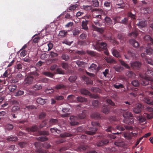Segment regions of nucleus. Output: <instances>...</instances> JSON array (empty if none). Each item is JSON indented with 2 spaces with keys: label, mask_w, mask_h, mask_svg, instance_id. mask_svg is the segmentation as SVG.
Returning a JSON list of instances; mask_svg holds the SVG:
<instances>
[{
  "label": "nucleus",
  "mask_w": 153,
  "mask_h": 153,
  "mask_svg": "<svg viewBox=\"0 0 153 153\" xmlns=\"http://www.w3.org/2000/svg\"><path fill=\"white\" fill-rule=\"evenodd\" d=\"M79 33V30L75 28L73 30V33L74 35H77Z\"/></svg>",
  "instance_id": "62"
},
{
  "label": "nucleus",
  "mask_w": 153,
  "mask_h": 153,
  "mask_svg": "<svg viewBox=\"0 0 153 153\" xmlns=\"http://www.w3.org/2000/svg\"><path fill=\"white\" fill-rule=\"evenodd\" d=\"M140 76L142 78L141 80V84L145 86L149 84V81L153 82V78L150 77L144 76L141 74L140 75Z\"/></svg>",
  "instance_id": "2"
},
{
  "label": "nucleus",
  "mask_w": 153,
  "mask_h": 153,
  "mask_svg": "<svg viewBox=\"0 0 153 153\" xmlns=\"http://www.w3.org/2000/svg\"><path fill=\"white\" fill-rule=\"evenodd\" d=\"M129 42L134 47L137 48L139 46L138 43L134 39H131L129 40Z\"/></svg>",
  "instance_id": "19"
},
{
  "label": "nucleus",
  "mask_w": 153,
  "mask_h": 153,
  "mask_svg": "<svg viewBox=\"0 0 153 153\" xmlns=\"http://www.w3.org/2000/svg\"><path fill=\"white\" fill-rule=\"evenodd\" d=\"M33 81V78L31 77H27L26 78L25 80V83L26 84H31Z\"/></svg>",
  "instance_id": "30"
},
{
  "label": "nucleus",
  "mask_w": 153,
  "mask_h": 153,
  "mask_svg": "<svg viewBox=\"0 0 153 153\" xmlns=\"http://www.w3.org/2000/svg\"><path fill=\"white\" fill-rule=\"evenodd\" d=\"M86 148V147H85V146L83 145H81L78 147L77 149L76 150L78 152H81L85 150Z\"/></svg>",
  "instance_id": "43"
},
{
  "label": "nucleus",
  "mask_w": 153,
  "mask_h": 153,
  "mask_svg": "<svg viewBox=\"0 0 153 153\" xmlns=\"http://www.w3.org/2000/svg\"><path fill=\"white\" fill-rule=\"evenodd\" d=\"M6 140L9 142L16 141L18 140V139L16 137L9 136L7 138Z\"/></svg>",
  "instance_id": "25"
},
{
  "label": "nucleus",
  "mask_w": 153,
  "mask_h": 153,
  "mask_svg": "<svg viewBox=\"0 0 153 153\" xmlns=\"http://www.w3.org/2000/svg\"><path fill=\"white\" fill-rule=\"evenodd\" d=\"M129 94L134 97H136L137 95H142L143 96L144 95L143 91L141 89H138L137 91L135 90L134 92L130 93Z\"/></svg>",
  "instance_id": "7"
},
{
  "label": "nucleus",
  "mask_w": 153,
  "mask_h": 153,
  "mask_svg": "<svg viewBox=\"0 0 153 153\" xmlns=\"http://www.w3.org/2000/svg\"><path fill=\"white\" fill-rule=\"evenodd\" d=\"M92 104L95 107H97L99 105V102L98 101L94 100L92 101Z\"/></svg>",
  "instance_id": "55"
},
{
  "label": "nucleus",
  "mask_w": 153,
  "mask_h": 153,
  "mask_svg": "<svg viewBox=\"0 0 153 153\" xmlns=\"http://www.w3.org/2000/svg\"><path fill=\"white\" fill-rule=\"evenodd\" d=\"M58 55V54L56 53H55L53 51H51L50 52V56L52 58L55 57H57Z\"/></svg>",
  "instance_id": "56"
},
{
  "label": "nucleus",
  "mask_w": 153,
  "mask_h": 153,
  "mask_svg": "<svg viewBox=\"0 0 153 153\" xmlns=\"http://www.w3.org/2000/svg\"><path fill=\"white\" fill-rule=\"evenodd\" d=\"M101 18V16L100 15H97L95 17H94L92 19V21L94 24L96 22H100Z\"/></svg>",
  "instance_id": "20"
},
{
  "label": "nucleus",
  "mask_w": 153,
  "mask_h": 153,
  "mask_svg": "<svg viewBox=\"0 0 153 153\" xmlns=\"http://www.w3.org/2000/svg\"><path fill=\"white\" fill-rule=\"evenodd\" d=\"M94 24L95 25L93 24L92 25L93 30L101 33H103L104 30V29L103 28H99L97 27V26L100 27L102 26V24L100 23V22H96Z\"/></svg>",
  "instance_id": "3"
},
{
  "label": "nucleus",
  "mask_w": 153,
  "mask_h": 153,
  "mask_svg": "<svg viewBox=\"0 0 153 153\" xmlns=\"http://www.w3.org/2000/svg\"><path fill=\"white\" fill-rule=\"evenodd\" d=\"M124 144V142L121 140H116L114 142L115 145L118 147L123 146Z\"/></svg>",
  "instance_id": "15"
},
{
  "label": "nucleus",
  "mask_w": 153,
  "mask_h": 153,
  "mask_svg": "<svg viewBox=\"0 0 153 153\" xmlns=\"http://www.w3.org/2000/svg\"><path fill=\"white\" fill-rule=\"evenodd\" d=\"M143 39L145 41H147L148 42H150L153 44V39L150 37L149 35H146L144 37Z\"/></svg>",
  "instance_id": "23"
},
{
  "label": "nucleus",
  "mask_w": 153,
  "mask_h": 153,
  "mask_svg": "<svg viewBox=\"0 0 153 153\" xmlns=\"http://www.w3.org/2000/svg\"><path fill=\"white\" fill-rule=\"evenodd\" d=\"M105 20L108 25H111L112 23V20L109 17L106 16L105 18Z\"/></svg>",
  "instance_id": "42"
},
{
  "label": "nucleus",
  "mask_w": 153,
  "mask_h": 153,
  "mask_svg": "<svg viewBox=\"0 0 153 153\" xmlns=\"http://www.w3.org/2000/svg\"><path fill=\"white\" fill-rule=\"evenodd\" d=\"M86 117V115L85 113V111H84L82 113L78 115V118L79 119H83L84 118Z\"/></svg>",
  "instance_id": "53"
},
{
  "label": "nucleus",
  "mask_w": 153,
  "mask_h": 153,
  "mask_svg": "<svg viewBox=\"0 0 153 153\" xmlns=\"http://www.w3.org/2000/svg\"><path fill=\"white\" fill-rule=\"evenodd\" d=\"M126 75L128 77L133 78L135 76V74L131 71H128L126 73Z\"/></svg>",
  "instance_id": "34"
},
{
  "label": "nucleus",
  "mask_w": 153,
  "mask_h": 153,
  "mask_svg": "<svg viewBox=\"0 0 153 153\" xmlns=\"http://www.w3.org/2000/svg\"><path fill=\"white\" fill-rule=\"evenodd\" d=\"M17 87L16 85H10L8 86V88L10 92H13L16 90Z\"/></svg>",
  "instance_id": "21"
},
{
  "label": "nucleus",
  "mask_w": 153,
  "mask_h": 153,
  "mask_svg": "<svg viewBox=\"0 0 153 153\" xmlns=\"http://www.w3.org/2000/svg\"><path fill=\"white\" fill-rule=\"evenodd\" d=\"M131 66L133 68H139L140 66V62H135L131 63Z\"/></svg>",
  "instance_id": "35"
},
{
  "label": "nucleus",
  "mask_w": 153,
  "mask_h": 153,
  "mask_svg": "<svg viewBox=\"0 0 153 153\" xmlns=\"http://www.w3.org/2000/svg\"><path fill=\"white\" fill-rule=\"evenodd\" d=\"M42 73L44 75L50 77H52L53 76V74L48 71L44 72Z\"/></svg>",
  "instance_id": "44"
},
{
  "label": "nucleus",
  "mask_w": 153,
  "mask_h": 153,
  "mask_svg": "<svg viewBox=\"0 0 153 153\" xmlns=\"http://www.w3.org/2000/svg\"><path fill=\"white\" fill-rule=\"evenodd\" d=\"M39 129V128H38L36 126H32L30 128H27L26 129L28 131H31L32 132L36 131Z\"/></svg>",
  "instance_id": "26"
},
{
  "label": "nucleus",
  "mask_w": 153,
  "mask_h": 153,
  "mask_svg": "<svg viewBox=\"0 0 153 153\" xmlns=\"http://www.w3.org/2000/svg\"><path fill=\"white\" fill-rule=\"evenodd\" d=\"M78 119V118L75 116H71L70 117V119L71 120L70 122V124L72 126H74L76 125L78 123L76 121V120Z\"/></svg>",
  "instance_id": "8"
},
{
  "label": "nucleus",
  "mask_w": 153,
  "mask_h": 153,
  "mask_svg": "<svg viewBox=\"0 0 153 153\" xmlns=\"http://www.w3.org/2000/svg\"><path fill=\"white\" fill-rule=\"evenodd\" d=\"M76 99L77 101L81 102L86 101H87L86 99L85 98L80 96L77 97Z\"/></svg>",
  "instance_id": "46"
},
{
  "label": "nucleus",
  "mask_w": 153,
  "mask_h": 153,
  "mask_svg": "<svg viewBox=\"0 0 153 153\" xmlns=\"http://www.w3.org/2000/svg\"><path fill=\"white\" fill-rule=\"evenodd\" d=\"M61 57L65 61H67L70 58L69 56L68 55H66L65 54H62Z\"/></svg>",
  "instance_id": "54"
},
{
  "label": "nucleus",
  "mask_w": 153,
  "mask_h": 153,
  "mask_svg": "<svg viewBox=\"0 0 153 153\" xmlns=\"http://www.w3.org/2000/svg\"><path fill=\"white\" fill-rule=\"evenodd\" d=\"M112 53L114 56L117 58H119L121 57L119 53L116 50L112 49L111 50Z\"/></svg>",
  "instance_id": "17"
},
{
  "label": "nucleus",
  "mask_w": 153,
  "mask_h": 153,
  "mask_svg": "<svg viewBox=\"0 0 153 153\" xmlns=\"http://www.w3.org/2000/svg\"><path fill=\"white\" fill-rule=\"evenodd\" d=\"M78 7V5L77 4L71 5L68 7V10H75L76 8H77Z\"/></svg>",
  "instance_id": "37"
},
{
  "label": "nucleus",
  "mask_w": 153,
  "mask_h": 153,
  "mask_svg": "<svg viewBox=\"0 0 153 153\" xmlns=\"http://www.w3.org/2000/svg\"><path fill=\"white\" fill-rule=\"evenodd\" d=\"M115 70L117 72H121L124 70L123 67L121 66H115L113 67Z\"/></svg>",
  "instance_id": "33"
},
{
  "label": "nucleus",
  "mask_w": 153,
  "mask_h": 153,
  "mask_svg": "<svg viewBox=\"0 0 153 153\" xmlns=\"http://www.w3.org/2000/svg\"><path fill=\"white\" fill-rule=\"evenodd\" d=\"M143 106L140 103L137 104L134 108L133 109V112L136 114H138L141 112L142 111V108Z\"/></svg>",
  "instance_id": "5"
},
{
  "label": "nucleus",
  "mask_w": 153,
  "mask_h": 153,
  "mask_svg": "<svg viewBox=\"0 0 153 153\" xmlns=\"http://www.w3.org/2000/svg\"><path fill=\"white\" fill-rule=\"evenodd\" d=\"M55 99L57 100H61L64 99V97L61 95H56L54 97Z\"/></svg>",
  "instance_id": "58"
},
{
  "label": "nucleus",
  "mask_w": 153,
  "mask_h": 153,
  "mask_svg": "<svg viewBox=\"0 0 153 153\" xmlns=\"http://www.w3.org/2000/svg\"><path fill=\"white\" fill-rule=\"evenodd\" d=\"M103 112L105 114H108L109 112V108L107 106H104L103 107L102 109Z\"/></svg>",
  "instance_id": "40"
},
{
  "label": "nucleus",
  "mask_w": 153,
  "mask_h": 153,
  "mask_svg": "<svg viewBox=\"0 0 153 153\" xmlns=\"http://www.w3.org/2000/svg\"><path fill=\"white\" fill-rule=\"evenodd\" d=\"M137 36V33L136 30L132 32L131 33L129 34V36H132L134 37H136Z\"/></svg>",
  "instance_id": "49"
},
{
  "label": "nucleus",
  "mask_w": 153,
  "mask_h": 153,
  "mask_svg": "<svg viewBox=\"0 0 153 153\" xmlns=\"http://www.w3.org/2000/svg\"><path fill=\"white\" fill-rule=\"evenodd\" d=\"M69 109V108H63L62 110V111L65 113L61 115L62 117H68L69 116V114L67 112H68Z\"/></svg>",
  "instance_id": "13"
},
{
  "label": "nucleus",
  "mask_w": 153,
  "mask_h": 153,
  "mask_svg": "<svg viewBox=\"0 0 153 153\" xmlns=\"http://www.w3.org/2000/svg\"><path fill=\"white\" fill-rule=\"evenodd\" d=\"M54 91V90L52 88H47L45 90V92L47 94H52Z\"/></svg>",
  "instance_id": "60"
},
{
  "label": "nucleus",
  "mask_w": 153,
  "mask_h": 153,
  "mask_svg": "<svg viewBox=\"0 0 153 153\" xmlns=\"http://www.w3.org/2000/svg\"><path fill=\"white\" fill-rule=\"evenodd\" d=\"M67 33V31L64 30H61L59 32V35L61 37H64L66 35Z\"/></svg>",
  "instance_id": "38"
},
{
  "label": "nucleus",
  "mask_w": 153,
  "mask_h": 153,
  "mask_svg": "<svg viewBox=\"0 0 153 153\" xmlns=\"http://www.w3.org/2000/svg\"><path fill=\"white\" fill-rule=\"evenodd\" d=\"M47 99H44L40 97L37 98L36 100V102L41 105H43L46 103Z\"/></svg>",
  "instance_id": "14"
},
{
  "label": "nucleus",
  "mask_w": 153,
  "mask_h": 153,
  "mask_svg": "<svg viewBox=\"0 0 153 153\" xmlns=\"http://www.w3.org/2000/svg\"><path fill=\"white\" fill-rule=\"evenodd\" d=\"M89 130L90 131H86L85 133L88 135H92L95 133V132L97 130V128L95 127L90 128Z\"/></svg>",
  "instance_id": "11"
},
{
  "label": "nucleus",
  "mask_w": 153,
  "mask_h": 153,
  "mask_svg": "<svg viewBox=\"0 0 153 153\" xmlns=\"http://www.w3.org/2000/svg\"><path fill=\"white\" fill-rule=\"evenodd\" d=\"M136 133H134L131 132L129 133H125L124 136L127 139H130L132 137L136 135Z\"/></svg>",
  "instance_id": "12"
},
{
  "label": "nucleus",
  "mask_w": 153,
  "mask_h": 153,
  "mask_svg": "<svg viewBox=\"0 0 153 153\" xmlns=\"http://www.w3.org/2000/svg\"><path fill=\"white\" fill-rule=\"evenodd\" d=\"M143 100L145 102L148 104L153 105V102L149 98L145 97L143 99Z\"/></svg>",
  "instance_id": "28"
},
{
  "label": "nucleus",
  "mask_w": 153,
  "mask_h": 153,
  "mask_svg": "<svg viewBox=\"0 0 153 153\" xmlns=\"http://www.w3.org/2000/svg\"><path fill=\"white\" fill-rule=\"evenodd\" d=\"M146 52L147 54L150 55L153 53V50L150 48H147L146 50Z\"/></svg>",
  "instance_id": "61"
},
{
  "label": "nucleus",
  "mask_w": 153,
  "mask_h": 153,
  "mask_svg": "<svg viewBox=\"0 0 153 153\" xmlns=\"http://www.w3.org/2000/svg\"><path fill=\"white\" fill-rule=\"evenodd\" d=\"M119 61L121 65L124 66L125 68L127 69H129L130 67L124 61L120 59Z\"/></svg>",
  "instance_id": "41"
},
{
  "label": "nucleus",
  "mask_w": 153,
  "mask_h": 153,
  "mask_svg": "<svg viewBox=\"0 0 153 153\" xmlns=\"http://www.w3.org/2000/svg\"><path fill=\"white\" fill-rule=\"evenodd\" d=\"M131 83L134 86H137L139 85V82L137 80H134L131 82Z\"/></svg>",
  "instance_id": "64"
},
{
  "label": "nucleus",
  "mask_w": 153,
  "mask_h": 153,
  "mask_svg": "<svg viewBox=\"0 0 153 153\" xmlns=\"http://www.w3.org/2000/svg\"><path fill=\"white\" fill-rule=\"evenodd\" d=\"M50 123L52 125L55 124L58 122V121L56 119H52L49 121Z\"/></svg>",
  "instance_id": "63"
},
{
  "label": "nucleus",
  "mask_w": 153,
  "mask_h": 153,
  "mask_svg": "<svg viewBox=\"0 0 153 153\" xmlns=\"http://www.w3.org/2000/svg\"><path fill=\"white\" fill-rule=\"evenodd\" d=\"M143 13L145 14H149L151 12V9L149 8H146L143 9Z\"/></svg>",
  "instance_id": "52"
},
{
  "label": "nucleus",
  "mask_w": 153,
  "mask_h": 153,
  "mask_svg": "<svg viewBox=\"0 0 153 153\" xmlns=\"http://www.w3.org/2000/svg\"><path fill=\"white\" fill-rule=\"evenodd\" d=\"M80 92L81 94L85 95H89L90 94L89 91L84 88L81 89Z\"/></svg>",
  "instance_id": "36"
},
{
  "label": "nucleus",
  "mask_w": 153,
  "mask_h": 153,
  "mask_svg": "<svg viewBox=\"0 0 153 153\" xmlns=\"http://www.w3.org/2000/svg\"><path fill=\"white\" fill-rule=\"evenodd\" d=\"M18 145L19 147L21 148L25 147L27 145V143H26L23 142L19 143Z\"/></svg>",
  "instance_id": "51"
},
{
  "label": "nucleus",
  "mask_w": 153,
  "mask_h": 153,
  "mask_svg": "<svg viewBox=\"0 0 153 153\" xmlns=\"http://www.w3.org/2000/svg\"><path fill=\"white\" fill-rule=\"evenodd\" d=\"M82 77L83 79L86 82V84H93V81L92 80L90 79L88 77L85 76H83Z\"/></svg>",
  "instance_id": "22"
},
{
  "label": "nucleus",
  "mask_w": 153,
  "mask_h": 153,
  "mask_svg": "<svg viewBox=\"0 0 153 153\" xmlns=\"http://www.w3.org/2000/svg\"><path fill=\"white\" fill-rule=\"evenodd\" d=\"M66 88V86L62 84H58L54 86L53 88L56 90L65 89Z\"/></svg>",
  "instance_id": "18"
},
{
  "label": "nucleus",
  "mask_w": 153,
  "mask_h": 153,
  "mask_svg": "<svg viewBox=\"0 0 153 153\" xmlns=\"http://www.w3.org/2000/svg\"><path fill=\"white\" fill-rule=\"evenodd\" d=\"M106 45V43L104 42H97L96 43L95 47L97 50L100 51L102 50H106L107 48Z\"/></svg>",
  "instance_id": "4"
},
{
  "label": "nucleus",
  "mask_w": 153,
  "mask_h": 153,
  "mask_svg": "<svg viewBox=\"0 0 153 153\" xmlns=\"http://www.w3.org/2000/svg\"><path fill=\"white\" fill-rule=\"evenodd\" d=\"M153 74V71L150 69L148 68L147 70L146 71V72L145 75L144 76H146L149 77L151 75H152Z\"/></svg>",
  "instance_id": "39"
},
{
  "label": "nucleus",
  "mask_w": 153,
  "mask_h": 153,
  "mask_svg": "<svg viewBox=\"0 0 153 153\" xmlns=\"http://www.w3.org/2000/svg\"><path fill=\"white\" fill-rule=\"evenodd\" d=\"M136 25L140 27H143L146 25V23L144 19H140L139 20V22L136 24Z\"/></svg>",
  "instance_id": "10"
},
{
  "label": "nucleus",
  "mask_w": 153,
  "mask_h": 153,
  "mask_svg": "<svg viewBox=\"0 0 153 153\" xmlns=\"http://www.w3.org/2000/svg\"><path fill=\"white\" fill-rule=\"evenodd\" d=\"M53 46V44L52 43L50 42L48 43L47 45L43 46L44 48L43 49L45 52H46L47 51H48L52 49Z\"/></svg>",
  "instance_id": "9"
},
{
  "label": "nucleus",
  "mask_w": 153,
  "mask_h": 153,
  "mask_svg": "<svg viewBox=\"0 0 153 153\" xmlns=\"http://www.w3.org/2000/svg\"><path fill=\"white\" fill-rule=\"evenodd\" d=\"M97 66L96 65L92 63L88 68V70L90 71L97 72Z\"/></svg>",
  "instance_id": "16"
},
{
  "label": "nucleus",
  "mask_w": 153,
  "mask_h": 153,
  "mask_svg": "<svg viewBox=\"0 0 153 153\" xmlns=\"http://www.w3.org/2000/svg\"><path fill=\"white\" fill-rule=\"evenodd\" d=\"M38 139L42 142H43L47 140L48 138L46 136H43L39 137L38 138Z\"/></svg>",
  "instance_id": "47"
},
{
  "label": "nucleus",
  "mask_w": 153,
  "mask_h": 153,
  "mask_svg": "<svg viewBox=\"0 0 153 153\" xmlns=\"http://www.w3.org/2000/svg\"><path fill=\"white\" fill-rule=\"evenodd\" d=\"M100 114L98 113H94L91 115V117L94 118H100Z\"/></svg>",
  "instance_id": "48"
},
{
  "label": "nucleus",
  "mask_w": 153,
  "mask_h": 153,
  "mask_svg": "<svg viewBox=\"0 0 153 153\" xmlns=\"http://www.w3.org/2000/svg\"><path fill=\"white\" fill-rule=\"evenodd\" d=\"M88 21L85 20V21H82V26L83 29L85 30L88 29V28L87 26L88 23Z\"/></svg>",
  "instance_id": "29"
},
{
  "label": "nucleus",
  "mask_w": 153,
  "mask_h": 153,
  "mask_svg": "<svg viewBox=\"0 0 153 153\" xmlns=\"http://www.w3.org/2000/svg\"><path fill=\"white\" fill-rule=\"evenodd\" d=\"M76 76H70L69 79V80L71 82L75 81L76 79Z\"/></svg>",
  "instance_id": "59"
},
{
  "label": "nucleus",
  "mask_w": 153,
  "mask_h": 153,
  "mask_svg": "<svg viewBox=\"0 0 153 153\" xmlns=\"http://www.w3.org/2000/svg\"><path fill=\"white\" fill-rule=\"evenodd\" d=\"M50 131L52 133L56 132L59 133L60 132V131L56 128H51L50 129Z\"/></svg>",
  "instance_id": "57"
},
{
  "label": "nucleus",
  "mask_w": 153,
  "mask_h": 153,
  "mask_svg": "<svg viewBox=\"0 0 153 153\" xmlns=\"http://www.w3.org/2000/svg\"><path fill=\"white\" fill-rule=\"evenodd\" d=\"M72 135L70 133L65 132L63 134H60V136L62 137H70L72 136Z\"/></svg>",
  "instance_id": "45"
},
{
  "label": "nucleus",
  "mask_w": 153,
  "mask_h": 153,
  "mask_svg": "<svg viewBox=\"0 0 153 153\" xmlns=\"http://www.w3.org/2000/svg\"><path fill=\"white\" fill-rule=\"evenodd\" d=\"M109 140L107 139H104L102 140L98 141L96 144V145L98 147H100L105 145L108 144Z\"/></svg>",
  "instance_id": "6"
},
{
  "label": "nucleus",
  "mask_w": 153,
  "mask_h": 153,
  "mask_svg": "<svg viewBox=\"0 0 153 153\" xmlns=\"http://www.w3.org/2000/svg\"><path fill=\"white\" fill-rule=\"evenodd\" d=\"M24 92L23 91L19 90L17 92L14 93V95L16 97H19L24 94Z\"/></svg>",
  "instance_id": "27"
},
{
  "label": "nucleus",
  "mask_w": 153,
  "mask_h": 153,
  "mask_svg": "<svg viewBox=\"0 0 153 153\" xmlns=\"http://www.w3.org/2000/svg\"><path fill=\"white\" fill-rule=\"evenodd\" d=\"M42 88V87L41 85L40 84H37L33 85L32 88L35 90H40Z\"/></svg>",
  "instance_id": "31"
},
{
  "label": "nucleus",
  "mask_w": 153,
  "mask_h": 153,
  "mask_svg": "<svg viewBox=\"0 0 153 153\" xmlns=\"http://www.w3.org/2000/svg\"><path fill=\"white\" fill-rule=\"evenodd\" d=\"M137 120L139 121V122L140 123H143L145 122L146 120V119L142 116H138L137 117Z\"/></svg>",
  "instance_id": "50"
},
{
  "label": "nucleus",
  "mask_w": 153,
  "mask_h": 153,
  "mask_svg": "<svg viewBox=\"0 0 153 153\" xmlns=\"http://www.w3.org/2000/svg\"><path fill=\"white\" fill-rule=\"evenodd\" d=\"M104 59L108 63H116L115 61L111 57L105 56Z\"/></svg>",
  "instance_id": "24"
},
{
  "label": "nucleus",
  "mask_w": 153,
  "mask_h": 153,
  "mask_svg": "<svg viewBox=\"0 0 153 153\" xmlns=\"http://www.w3.org/2000/svg\"><path fill=\"white\" fill-rule=\"evenodd\" d=\"M13 128V126L11 124H7L5 127V129L6 130L10 131L12 130Z\"/></svg>",
  "instance_id": "32"
},
{
  "label": "nucleus",
  "mask_w": 153,
  "mask_h": 153,
  "mask_svg": "<svg viewBox=\"0 0 153 153\" xmlns=\"http://www.w3.org/2000/svg\"><path fill=\"white\" fill-rule=\"evenodd\" d=\"M121 112L123 114L124 117V123L126 124H132L134 122V119L132 118L133 115L131 112L126 110L122 109Z\"/></svg>",
  "instance_id": "1"
}]
</instances>
